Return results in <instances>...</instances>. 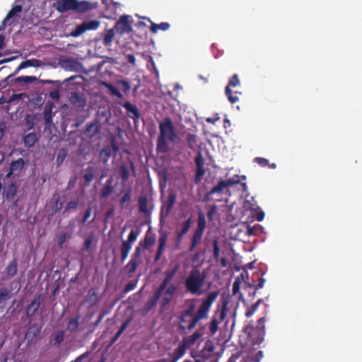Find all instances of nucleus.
<instances>
[{
    "instance_id": "nucleus-1",
    "label": "nucleus",
    "mask_w": 362,
    "mask_h": 362,
    "mask_svg": "<svg viewBox=\"0 0 362 362\" xmlns=\"http://www.w3.org/2000/svg\"><path fill=\"white\" fill-rule=\"evenodd\" d=\"M218 291H211L207 297L203 299L198 310L194 314V305H189L187 309L181 313V315L189 316V324L187 325V330L191 331L194 329L197 322L202 320H206L209 317L211 308L213 303L216 301L218 296Z\"/></svg>"
},
{
    "instance_id": "nucleus-2",
    "label": "nucleus",
    "mask_w": 362,
    "mask_h": 362,
    "mask_svg": "<svg viewBox=\"0 0 362 362\" xmlns=\"http://www.w3.org/2000/svg\"><path fill=\"white\" fill-rule=\"evenodd\" d=\"M160 135L157 140V152L158 153H166L169 147L168 140L175 142L177 138L175 127L170 117L163 119L159 124Z\"/></svg>"
},
{
    "instance_id": "nucleus-3",
    "label": "nucleus",
    "mask_w": 362,
    "mask_h": 362,
    "mask_svg": "<svg viewBox=\"0 0 362 362\" xmlns=\"http://www.w3.org/2000/svg\"><path fill=\"white\" fill-rule=\"evenodd\" d=\"M205 275L198 269H194L185 281L186 292L195 296L203 293L202 288L204 285Z\"/></svg>"
},
{
    "instance_id": "nucleus-4",
    "label": "nucleus",
    "mask_w": 362,
    "mask_h": 362,
    "mask_svg": "<svg viewBox=\"0 0 362 362\" xmlns=\"http://www.w3.org/2000/svg\"><path fill=\"white\" fill-rule=\"evenodd\" d=\"M38 66H40V61L37 59H27L22 62L21 64L17 67V69H15L14 72L6 78L5 81H6V84L12 86L17 83L21 84H28L37 81L36 76H23L16 78H13V76L19 73L20 71L23 69H25L29 66L37 67Z\"/></svg>"
},
{
    "instance_id": "nucleus-5",
    "label": "nucleus",
    "mask_w": 362,
    "mask_h": 362,
    "mask_svg": "<svg viewBox=\"0 0 362 362\" xmlns=\"http://www.w3.org/2000/svg\"><path fill=\"white\" fill-rule=\"evenodd\" d=\"M228 304V298L221 299V305H218L209 325V329L211 336L215 335L218 332L219 323L225 320L227 316Z\"/></svg>"
},
{
    "instance_id": "nucleus-6",
    "label": "nucleus",
    "mask_w": 362,
    "mask_h": 362,
    "mask_svg": "<svg viewBox=\"0 0 362 362\" xmlns=\"http://www.w3.org/2000/svg\"><path fill=\"white\" fill-rule=\"evenodd\" d=\"M239 86L240 81L238 79V76L237 74H235L230 78L228 86L226 88V95L230 104H235L238 102L239 95H242L241 92L233 90V88H235Z\"/></svg>"
},
{
    "instance_id": "nucleus-7",
    "label": "nucleus",
    "mask_w": 362,
    "mask_h": 362,
    "mask_svg": "<svg viewBox=\"0 0 362 362\" xmlns=\"http://www.w3.org/2000/svg\"><path fill=\"white\" fill-rule=\"evenodd\" d=\"M205 227V218L202 214H199L198 224H197V228L194 231L193 236L191 240V245H189L188 249L189 252H194L197 245L201 243Z\"/></svg>"
},
{
    "instance_id": "nucleus-8",
    "label": "nucleus",
    "mask_w": 362,
    "mask_h": 362,
    "mask_svg": "<svg viewBox=\"0 0 362 362\" xmlns=\"http://www.w3.org/2000/svg\"><path fill=\"white\" fill-rule=\"evenodd\" d=\"M139 235V230H130L127 240H122L120 246L121 253V262L127 260L129 253L132 249V245L137 240L138 235Z\"/></svg>"
},
{
    "instance_id": "nucleus-9",
    "label": "nucleus",
    "mask_w": 362,
    "mask_h": 362,
    "mask_svg": "<svg viewBox=\"0 0 362 362\" xmlns=\"http://www.w3.org/2000/svg\"><path fill=\"white\" fill-rule=\"evenodd\" d=\"M100 23L98 20H90L88 21H84L83 23L78 25L75 30H72L71 36L78 37L81 36L86 30H96L100 27Z\"/></svg>"
},
{
    "instance_id": "nucleus-10",
    "label": "nucleus",
    "mask_w": 362,
    "mask_h": 362,
    "mask_svg": "<svg viewBox=\"0 0 362 362\" xmlns=\"http://www.w3.org/2000/svg\"><path fill=\"white\" fill-rule=\"evenodd\" d=\"M113 28L116 30L117 34L120 36L129 34L132 30V25L129 21V16L127 15L121 16L119 21L115 23Z\"/></svg>"
},
{
    "instance_id": "nucleus-11",
    "label": "nucleus",
    "mask_w": 362,
    "mask_h": 362,
    "mask_svg": "<svg viewBox=\"0 0 362 362\" xmlns=\"http://www.w3.org/2000/svg\"><path fill=\"white\" fill-rule=\"evenodd\" d=\"M177 291V286L175 284H170L167 290L164 291L160 297V312L167 310L168 305L170 303L175 292Z\"/></svg>"
},
{
    "instance_id": "nucleus-12",
    "label": "nucleus",
    "mask_w": 362,
    "mask_h": 362,
    "mask_svg": "<svg viewBox=\"0 0 362 362\" xmlns=\"http://www.w3.org/2000/svg\"><path fill=\"white\" fill-rule=\"evenodd\" d=\"M119 148L115 141L111 140L110 146H105L103 147L100 153V156L104 163H106L110 160V157L114 155L116 156Z\"/></svg>"
},
{
    "instance_id": "nucleus-13",
    "label": "nucleus",
    "mask_w": 362,
    "mask_h": 362,
    "mask_svg": "<svg viewBox=\"0 0 362 362\" xmlns=\"http://www.w3.org/2000/svg\"><path fill=\"white\" fill-rule=\"evenodd\" d=\"M25 165V161L23 158L13 160L10 163L9 170L6 175V179L11 178L13 175L19 177Z\"/></svg>"
},
{
    "instance_id": "nucleus-14",
    "label": "nucleus",
    "mask_w": 362,
    "mask_h": 362,
    "mask_svg": "<svg viewBox=\"0 0 362 362\" xmlns=\"http://www.w3.org/2000/svg\"><path fill=\"white\" fill-rule=\"evenodd\" d=\"M119 104L125 108L129 117L134 119V123L139 120L140 112L136 105L132 104L130 102H119Z\"/></svg>"
},
{
    "instance_id": "nucleus-15",
    "label": "nucleus",
    "mask_w": 362,
    "mask_h": 362,
    "mask_svg": "<svg viewBox=\"0 0 362 362\" xmlns=\"http://www.w3.org/2000/svg\"><path fill=\"white\" fill-rule=\"evenodd\" d=\"M176 202V194L171 192L168 195V201L164 204L160 209V218L168 217L171 209H173Z\"/></svg>"
},
{
    "instance_id": "nucleus-16",
    "label": "nucleus",
    "mask_w": 362,
    "mask_h": 362,
    "mask_svg": "<svg viewBox=\"0 0 362 362\" xmlns=\"http://www.w3.org/2000/svg\"><path fill=\"white\" fill-rule=\"evenodd\" d=\"M69 101L72 105L78 109H83L86 105V98L83 95L77 92L71 93Z\"/></svg>"
},
{
    "instance_id": "nucleus-17",
    "label": "nucleus",
    "mask_w": 362,
    "mask_h": 362,
    "mask_svg": "<svg viewBox=\"0 0 362 362\" xmlns=\"http://www.w3.org/2000/svg\"><path fill=\"white\" fill-rule=\"evenodd\" d=\"M41 304V296L38 295L35 297L33 300L27 305L26 308V317L30 318L33 317L38 310Z\"/></svg>"
},
{
    "instance_id": "nucleus-18",
    "label": "nucleus",
    "mask_w": 362,
    "mask_h": 362,
    "mask_svg": "<svg viewBox=\"0 0 362 362\" xmlns=\"http://www.w3.org/2000/svg\"><path fill=\"white\" fill-rule=\"evenodd\" d=\"M168 240V233L166 231L160 232V235L158 239V247L157 253H156L154 257V262H158L160 259L161 255L163 254L164 247L166 246Z\"/></svg>"
},
{
    "instance_id": "nucleus-19",
    "label": "nucleus",
    "mask_w": 362,
    "mask_h": 362,
    "mask_svg": "<svg viewBox=\"0 0 362 362\" xmlns=\"http://www.w3.org/2000/svg\"><path fill=\"white\" fill-rule=\"evenodd\" d=\"M76 5V0H59L57 2L56 10L59 12H67L74 10Z\"/></svg>"
},
{
    "instance_id": "nucleus-20",
    "label": "nucleus",
    "mask_w": 362,
    "mask_h": 362,
    "mask_svg": "<svg viewBox=\"0 0 362 362\" xmlns=\"http://www.w3.org/2000/svg\"><path fill=\"white\" fill-rule=\"evenodd\" d=\"M40 329L41 327L37 323H34L29 326L25 334V339L28 340V344H31L35 341L40 332Z\"/></svg>"
},
{
    "instance_id": "nucleus-21",
    "label": "nucleus",
    "mask_w": 362,
    "mask_h": 362,
    "mask_svg": "<svg viewBox=\"0 0 362 362\" xmlns=\"http://www.w3.org/2000/svg\"><path fill=\"white\" fill-rule=\"evenodd\" d=\"M22 11V6L21 5H16L14 6L8 13H7L6 17L3 20L1 25H0V31L4 30L6 27V24L7 22H8L10 20H11L13 17H15L16 15L20 13Z\"/></svg>"
},
{
    "instance_id": "nucleus-22",
    "label": "nucleus",
    "mask_w": 362,
    "mask_h": 362,
    "mask_svg": "<svg viewBox=\"0 0 362 362\" xmlns=\"http://www.w3.org/2000/svg\"><path fill=\"white\" fill-rule=\"evenodd\" d=\"M202 337V334L200 332L196 331L189 337H185L183 338L182 341L181 343L184 344L189 348L192 347L195 344L197 341Z\"/></svg>"
},
{
    "instance_id": "nucleus-23",
    "label": "nucleus",
    "mask_w": 362,
    "mask_h": 362,
    "mask_svg": "<svg viewBox=\"0 0 362 362\" xmlns=\"http://www.w3.org/2000/svg\"><path fill=\"white\" fill-rule=\"evenodd\" d=\"M226 188H227L226 184L221 180L219 181L217 185L212 187L211 189L206 194H205L204 200L210 201L212 199L211 196L213 194L215 193H218L220 194V193H222V192H223Z\"/></svg>"
},
{
    "instance_id": "nucleus-24",
    "label": "nucleus",
    "mask_w": 362,
    "mask_h": 362,
    "mask_svg": "<svg viewBox=\"0 0 362 362\" xmlns=\"http://www.w3.org/2000/svg\"><path fill=\"white\" fill-rule=\"evenodd\" d=\"M187 349H189L188 346H187L182 343H180V344H179L177 348L174 351V354H173L171 362H176L177 360L182 358V356L185 355V351Z\"/></svg>"
},
{
    "instance_id": "nucleus-25",
    "label": "nucleus",
    "mask_w": 362,
    "mask_h": 362,
    "mask_svg": "<svg viewBox=\"0 0 362 362\" xmlns=\"http://www.w3.org/2000/svg\"><path fill=\"white\" fill-rule=\"evenodd\" d=\"M214 350V344L213 341L210 339L205 342L204 346L201 351L200 356L202 358H209L211 354L213 353Z\"/></svg>"
},
{
    "instance_id": "nucleus-26",
    "label": "nucleus",
    "mask_w": 362,
    "mask_h": 362,
    "mask_svg": "<svg viewBox=\"0 0 362 362\" xmlns=\"http://www.w3.org/2000/svg\"><path fill=\"white\" fill-rule=\"evenodd\" d=\"M115 34H117V32L114 30L113 28L106 30L103 38V44L105 47L110 46L112 43V40Z\"/></svg>"
},
{
    "instance_id": "nucleus-27",
    "label": "nucleus",
    "mask_w": 362,
    "mask_h": 362,
    "mask_svg": "<svg viewBox=\"0 0 362 362\" xmlns=\"http://www.w3.org/2000/svg\"><path fill=\"white\" fill-rule=\"evenodd\" d=\"M93 8V6L89 2L86 1H78L76 0V4L73 11H76V12H87Z\"/></svg>"
},
{
    "instance_id": "nucleus-28",
    "label": "nucleus",
    "mask_w": 362,
    "mask_h": 362,
    "mask_svg": "<svg viewBox=\"0 0 362 362\" xmlns=\"http://www.w3.org/2000/svg\"><path fill=\"white\" fill-rule=\"evenodd\" d=\"M18 259L14 258L10 262L8 265L6 266L5 270L6 275L13 276L18 273Z\"/></svg>"
},
{
    "instance_id": "nucleus-29",
    "label": "nucleus",
    "mask_w": 362,
    "mask_h": 362,
    "mask_svg": "<svg viewBox=\"0 0 362 362\" xmlns=\"http://www.w3.org/2000/svg\"><path fill=\"white\" fill-rule=\"evenodd\" d=\"M265 281H266L264 277L261 276V277H259V279L258 280V284H252V283H245L246 287L249 288L250 289H252V288L254 289L252 293L250 292V296H252V297H254L255 296V294L257 293V291L263 287L264 284H265Z\"/></svg>"
},
{
    "instance_id": "nucleus-30",
    "label": "nucleus",
    "mask_w": 362,
    "mask_h": 362,
    "mask_svg": "<svg viewBox=\"0 0 362 362\" xmlns=\"http://www.w3.org/2000/svg\"><path fill=\"white\" fill-rule=\"evenodd\" d=\"M44 119L45 126L51 125L52 122V105L47 104L44 109Z\"/></svg>"
},
{
    "instance_id": "nucleus-31",
    "label": "nucleus",
    "mask_w": 362,
    "mask_h": 362,
    "mask_svg": "<svg viewBox=\"0 0 362 362\" xmlns=\"http://www.w3.org/2000/svg\"><path fill=\"white\" fill-rule=\"evenodd\" d=\"M113 186L112 185L111 180H108L106 181L105 185H103L101 192H100V198L106 199L108 197L110 194L112 193Z\"/></svg>"
},
{
    "instance_id": "nucleus-32",
    "label": "nucleus",
    "mask_w": 362,
    "mask_h": 362,
    "mask_svg": "<svg viewBox=\"0 0 362 362\" xmlns=\"http://www.w3.org/2000/svg\"><path fill=\"white\" fill-rule=\"evenodd\" d=\"M37 141V137L35 133H28L23 137V144L25 147L31 148Z\"/></svg>"
},
{
    "instance_id": "nucleus-33",
    "label": "nucleus",
    "mask_w": 362,
    "mask_h": 362,
    "mask_svg": "<svg viewBox=\"0 0 362 362\" xmlns=\"http://www.w3.org/2000/svg\"><path fill=\"white\" fill-rule=\"evenodd\" d=\"M160 296L153 293V297L150 298L144 305V310L146 311V313L150 312L153 308H155V306L158 303V301L160 300Z\"/></svg>"
},
{
    "instance_id": "nucleus-34",
    "label": "nucleus",
    "mask_w": 362,
    "mask_h": 362,
    "mask_svg": "<svg viewBox=\"0 0 362 362\" xmlns=\"http://www.w3.org/2000/svg\"><path fill=\"white\" fill-rule=\"evenodd\" d=\"M155 243V239L153 236L146 235L144 240L139 241L138 246L146 250L151 247Z\"/></svg>"
},
{
    "instance_id": "nucleus-35",
    "label": "nucleus",
    "mask_w": 362,
    "mask_h": 362,
    "mask_svg": "<svg viewBox=\"0 0 362 362\" xmlns=\"http://www.w3.org/2000/svg\"><path fill=\"white\" fill-rule=\"evenodd\" d=\"M18 190V186L15 183H11L7 187L5 191V197L7 201H12Z\"/></svg>"
},
{
    "instance_id": "nucleus-36",
    "label": "nucleus",
    "mask_w": 362,
    "mask_h": 362,
    "mask_svg": "<svg viewBox=\"0 0 362 362\" xmlns=\"http://www.w3.org/2000/svg\"><path fill=\"white\" fill-rule=\"evenodd\" d=\"M170 25L168 22H162L160 24H156L151 22L150 30L153 33H157L159 30L166 31L170 28Z\"/></svg>"
},
{
    "instance_id": "nucleus-37",
    "label": "nucleus",
    "mask_w": 362,
    "mask_h": 362,
    "mask_svg": "<svg viewBox=\"0 0 362 362\" xmlns=\"http://www.w3.org/2000/svg\"><path fill=\"white\" fill-rule=\"evenodd\" d=\"M86 301L89 303V306L90 308L96 305L98 302V295L97 291L94 288L88 290L86 296Z\"/></svg>"
},
{
    "instance_id": "nucleus-38",
    "label": "nucleus",
    "mask_w": 362,
    "mask_h": 362,
    "mask_svg": "<svg viewBox=\"0 0 362 362\" xmlns=\"http://www.w3.org/2000/svg\"><path fill=\"white\" fill-rule=\"evenodd\" d=\"M138 206L139 211L144 214H147L148 213V201L147 198L145 195H141L139 197L138 199Z\"/></svg>"
},
{
    "instance_id": "nucleus-39",
    "label": "nucleus",
    "mask_w": 362,
    "mask_h": 362,
    "mask_svg": "<svg viewBox=\"0 0 362 362\" xmlns=\"http://www.w3.org/2000/svg\"><path fill=\"white\" fill-rule=\"evenodd\" d=\"M119 173L120 178L123 182L127 181L129 177L128 167L125 163H122L119 167Z\"/></svg>"
},
{
    "instance_id": "nucleus-40",
    "label": "nucleus",
    "mask_w": 362,
    "mask_h": 362,
    "mask_svg": "<svg viewBox=\"0 0 362 362\" xmlns=\"http://www.w3.org/2000/svg\"><path fill=\"white\" fill-rule=\"evenodd\" d=\"M103 86L107 88L111 95H114L117 97L118 98H122L123 97L122 94L120 93L119 89L116 88L114 85L110 83L103 82Z\"/></svg>"
},
{
    "instance_id": "nucleus-41",
    "label": "nucleus",
    "mask_w": 362,
    "mask_h": 362,
    "mask_svg": "<svg viewBox=\"0 0 362 362\" xmlns=\"http://www.w3.org/2000/svg\"><path fill=\"white\" fill-rule=\"evenodd\" d=\"M12 297L11 291L6 287L0 288V304L6 300L11 299Z\"/></svg>"
},
{
    "instance_id": "nucleus-42",
    "label": "nucleus",
    "mask_w": 362,
    "mask_h": 362,
    "mask_svg": "<svg viewBox=\"0 0 362 362\" xmlns=\"http://www.w3.org/2000/svg\"><path fill=\"white\" fill-rule=\"evenodd\" d=\"M68 156V151H67V148H61L58 151V153H57V157H56V163L57 165H61L65 158L67 157Z\"/></svg>"
},
{
    "instance_id": "nucleus-43",
    "label": "nucleus",
    "mask_w": 362,
    "mask_h": 362,
    "mask_svg": "<svg viewBox=\"0 0 362 362\" xmlns=\"http://www.w3.org/2000/svg\"><path fill=\"white\" fill-rule=\"evenodd\" d=\"M138 264L139 260H135L134 259H131L128 262L126 266V269H127V272L129 276L134 274V272L137 269Z\"/></svg>"
},
{
    "instance_id": "nucleus-44",
    "label": "nucleus",
    "mask_w": 362,
    "mask_h": 362,
    "mask_svg": "<svg viewBox=\"0 0 362 362\" xmlns=\"http://www.w3.org/2000/svg\"><path fill=\"white\" fill-rule=\"evenodd\" d=\"M192 217H189L185 221L180 224V230L177 232L186 235L192 226Z\"/></svg>"
},
{
    "instance_id": "nucleus-45",
    "label": "nucleus",
    "mask_w": 362,
    "mask_h": 362,
    "mask_svg": "<svg viewBox=\"0 0 362 362\" xmlns=\"http://www.w3.org/2000/svg\"><path fill=\"white\" fill-rule=\"evenodd\" d=\"M170 281L164 278L162 281V282L160 284L158 289L156 290L154 293L158 294L159 296H162V293L163 291L167 290L168 287L170 285Z\"/></svg>"
},
{
    "instance_id": "nucleus-46",
    "label": "nucleus",
    "mask_w": 362,
    "mask_h": 362,
    "mask_svg": "<svg viewBox=\"0 0 362 362\" xmlns=\"http://www.w3.org/2000/svg\"><path fill=\"white\" fill-rule=\"evenodd\" d=\"M94 172L95 168L93 167L89 166L87 168L86 172L83 175V178L85 179V181L87 183V185L90 184V182L93 180Z\"/></svg>"
},
{
    "instance_id": "nucleus-47",
    "label": "nucleus",
    "mask_w": 362,
    "mask_h": 362,
    "mask_svg": "<svg viewBox=\"0 0 362 362\" xmlns=\"http://www.w3.org/2000/svg\"><path fill=\"white\" fill-rule=\"evenodd\" d=\"M187 146L189 149H195L197 144V136L194 134H188L187 136Z\"/></svg>"
},
{
    "instance_id": "nucleus-48",
    "label": "nucleus",
    "mask_w": 362,
    "mask_h": 362,
    "mask_svg": "<svg viewBox=\"0 0 362 362\" xmlns=\"http://www.w3.org/2000/svg\"><path fill=\"white\" fill-rule=\"evenodd\" d=\"M131 200V189H128L127 191L119 199V206L121 209L125 208V204L127 202H129Z\"/></svg>"
},
{
    "instance_id": "nucleus-49",
    "label": "nucleus",
    "mask_w": 362,
    "mask_h": 362,
    "mask_svg": "<svg viewBox=\"0 0 362 362\" xmlns=\"http://www.w3.org/2000/svg\"><path fill=\"white\" fill-rule=\"evenodd\" d=\"M179 269V265L176 264L175 267H173L171 269H168L165 271V276L164 278L171 281L172 279L175 276L176 273L177 272Z\"/></svg>"
},
{
    "instance_id": "nucleus-50",
    "label": "nucleus",
    "mask_w": 362,
    "mask_h": 362,
    "mask_svg": "<svg viewBox=\"0 0 362 362\" xmlns=\"http://www.w3.org/2000/svg\"><path fill=\"white\" fill-rule=\"evenodd\" d=\"M35 115H27L25 118H24V122H25V126L28 129H33L35 127Z\"/></svg>"
},
{
    "instance_id": "nucleus-51",
    "label": "nucleus",
    "mask_w": 362,
    "mask_h": 362,
    "mask_svg": "<svg viewBox=\"0 0 362 362\" xmlns=\"http://www.w3.org/2000/svg\"><path fill=\"white\" fill-rule=\"evenodd\" d=\"M78 320H79V317H77L73 318L69 321L68 329L71 332H76L78 330V326H79Z\"/></svg>"
},
{
    "instance_id": "nucleus-52",
    "label": "nucleus",
    "mask_w": 362,
    "mask_h": 362,
    "mask_svg": "<svg viewBox=\"0 0 362 362\" xmlns=\"http://www.w3.org/2000/svg\"><path fill=\"white\" fill-rule=\"evenodd\" d=\"M205 174V170L204 167H197L195 177H194V182L196 184L201 182L203 176Z\"/></svg>"
},
{
    "instance_id": "nucleus-53",
    "label": "nucleus",
    "mask_w": 362,
    "mask_h": 362,
    "mask_svg": "<svg viewBox=\"0 0 362 362\" xmlns=\"http://www.w3.org/2000/svg\"><path fill=\"white\" fill-rule=\"evenodd\" d=\"M22 93L13 94L9 98V99L7 100L6 104H18V103L21 101L22 98Z\"/></svg>"
},
{
    "instance_id": "nucleus-54",
    "label": "nucleus",
    "mask_w": 362,
    "mask_h": 362,
    "mask_svg": "<svg viewBox=\"0 0 362 362\" xmlns=\"http://www.w3.org/2000/svg\"><path fill=\"white\" fill-rule=\"evenodd\" d=\"M86 132L87 134H92L93 136L95 135L98 132V127L96 123H90L86 125Z\"/></svg>"
},
{
    "instance_id": "nucleus-55",
    "label": "nucleus",
    "mask_w": 362,
    "mask_h": 362,
    "mask_svg": "<svg viewBox=\"0 0 362 362\" xmlns=\"http://www.w3.org/2000/svg\"><path fill=\"white\" fill-rule=\"evenodd\" d=\"M223 182L226 184V186L227 187L230 186H234L235 185L238 184L239 182V178L238 175H235V177L232 178H228L226 180H221Z\"/></svg>"
},
{
    "instance_id": "nucleus-56",
    "label": "nucleus",
    "mask_w": 362,
    "mask_h": 362,
    "mask_svg": "<svg viewBox=\"0 0 362 362\" xmlns=\"http://www.w3.org/2000/svg\"><path fill=\"white\" fill-rule=\"evenodd\" d=\"M179 319H180V322L181 323L180 325V329L185 330V329H187V327H185L183 324H185L187 322L189 324V316H187L184 314H180Z\"/></svg>"
},
{
    "instance_id": "nucleus-57",
    "label": "nucleus",
    "mask_w": 362,
    "mask_h": 362,
    "mask_svg": "<svg viewBox=\"0 0 362 362\" xmlns=\"http://www.w3.org/2000/svg\"><path fill=\"white\" fill-rule=\"evenodd\" d=\"M220 248L218 246V240H214L213 241V256L216 260L219 258Z\"/></svg>"
},
{
    "instance_id": "nucleus-58",
    "label": "nucleus",
    "mask_w": 362,
    "mask_h": 362,
    "mask_svg": "<svg viewBox=\"0 0 362 362\" xmlns=\"http://www.w3.org/2000/svg\"><path fill=\"white\" fill-rule=\"evenodd\" d=\"M137 285V280L131 281L127 283V285L125 286L124 289H123V292L127 293L130 292L136 288Z\"/></svg>"
},
{
    "instance_id": "nucleus-59",
    "label": "nucleus",
    "mask_w": 362,
    "mask_h": 362,
    "mask_svg": "<svg viewBox=\"0 0 362 362\" xmlns=\"http://www.w3.org/2000/svg\"><path fill=\"white\" fill-rule=\"evenodd\" d=\"M78 201H70L67 203L66 206H65L63 214H65L70 209L76 210L78 208Z\"/></svg>"
},
{
    "instance_id": "nucleus-60",
    "label": "nucleus",
    "mask_w": 362,
    "mask_h": 362,
    "mask_svg": "<svg viewBox=\"0 0 362 362\" xmlns=\"http://www.w3.org/2000/svg\"><path fill=\"white\" fill-rule=\"evenodd\" d=\"M254 163L258 164L261 167H267L269 165V160L267 158L262 157L255 158Z\"/></svg>"
},
{
    "instance_id": "nucleus-61",
    "label": "nucleus",
    "mask_w": 362,
    "mask_h": 362,
    "mask_svg": "<svg viewBox=\"0 0 362 362\" xmlns=\"http://www.w3.org/2000/svg\"><path fill=\"white\" fill-rule=\"evenodd\" d=\"M93 235H89L85 240L84 246H83V248H82V251L88 252L90 250L91 245L93 244Z\"/></svg>"
},
{
    "instance_id": "nucleus-62",
    "label": "nucleus",
    "mask_w": 362,
    "mask_h": 362,
    "mask_svg": "<svg viewBox=\"0 0 362 362\" xmlns=\"http://www.w3.org/2000/svg\"><path fill=\"white\" fill-rule=\"evenodd\" d=\"M194 163L196 164V167H204V158L201 152H199L195 156Z\"/></svg>"
},
{
    "instance_id": "nucleus-63",
    "label": "nucleus",
    "mask_w": 362,
    "mask_h": 362,
    "mask_svg": "<svg viewBox=\"0 0 362 362\" xmlns=\"http://www.w3.org/2000/svg\"><path fill=\"white\" fill-rule=\"evenodd\" d=\"M117 85L122 86V90L125 93H127L131 89V86L127 81H117Z\"/></svg>"
},
{
    "instance_id": "nucleus-64",
    "label": "nucleus",
    "mask_w": 362,
    "mask_h": 362,
    "mask_svg": "<svg viewBox=\"0 0 362 362\" xmlns=\"http://www.w3.org/2000/svg\"><path fill=\"white\" fill-rule=\"evenodd\" d=\"M218 210V206L216 204L212 205L207 213V217L209 218V221H211L213 220L214 215L216 214V211Z\"/></svg>"
}]
</instances>
